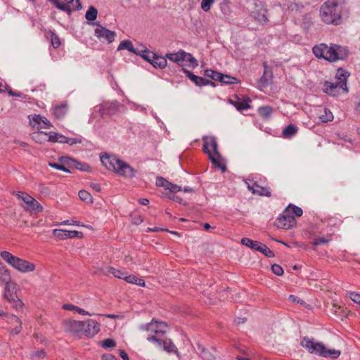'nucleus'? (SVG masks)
<instances>
[{
    "instance_id": "12",
    "label": "nucleus",
    "mask_w": 360,
    "mask_h": 360,
    "mask_svg": "<svg viewBox=\"0 0 360 360\" xmlns=\"http://www.w3.org/2000/svg\"><path fill=\"white\" fill-rule=\"evenodd\" d=\"M95 36L99 39L101 41H105L108 43H112L116 35V33L113 31H111L103 26L99 25L97 28L95 29Z\"/></svg>"
},
{
    "instance_id": "46",
    "label": "nucleus",
    "mask_w": 360,
    "mask_h": 360,
    "mask_svg": "<svg viewBox=\"0 0 360 360\" xmlns=\"http://www.w3.org/2000/svg\"><path fill=\"white\" fill-rule=\"evenodd\" d=\"M49 165L54 169L61 170L65 172H68V173L70 172V169L68 167H66L65 166H64L63 165H62L60 162H59V163L49 162Z\"/></svg>"
},
{
    "instance_id": "36",
    "label": "nucleus",
    "mask_w": 360,
    "mask_h": 360,
    "mask_svg": "<svg viewBox=\"0 0 360 360\" xmlns=\"http://www.w3.org/2000/svg\"><path fill=\"white\" fill-rule=\"evenodd\" d=\"M323 114L321 113L320 116H319V118L321 119V120L323 122H327L329 121H332L333 119V113L331 112V111L329 109H327L326 108H324L323 109Z\"/></svg>"
},
{
    "instance_id": "9",
    "label": "nucleus",
    "mask_w": 360,
    "mask_h": 360,
    "mask_svg": "<svg viewBox=\"0 0 360 360\" xmlns=\"http://www.w3.org/2000/svg\"><path fill=\"white\" fill-rule=\"evenodd\" d=\"M344 78L340 79V82L335 83L326 81L323 84V92L330 96H335L340 93V91L341 90L343 91H347V89L345 87V82H344Z\"/></svg>"
},
{
    "instance_id": "20",
    "label": "nucleus",
    "mask_w": 360,
    "mask_h": 360,
    "mask_svg": "<svg viewBox=\"0 0 360 360\" xmlns=\"http://www.w3.org/2000/svg\"><path fill=\"white\" fill-rule=\"evenodd\" d=\"M249 101H250V99L244 100L240 98L237 96H236L233 99H229V103L235 106L236 108L239 111L250 108V105L248 103Z\"/></svg>"
},
{
    "instance_id": "14",
    "label": "nucleus",
    "mask_w": 360,
    "mask_h": 360,
    "mask_svg": "<svg viewBox=\"0 0 360 360\" xmlns=\"http://www.w3.org/2000/svg\"><path fill=\"white\" fill-rule=\"evenodd\" d=\"M182 71L186 74V77H188L196 86H202L211 85L215 86V84L213 82L204 77L195 75L193 72L185 68H183Z\"/></svg>"
},
{
    "instance_id": "10",
    "label": "nucleus",
    "mask_w": 360,
    "mask_h": 360,
    "mask_svg": "<svg viewBox=\"0 0 360 360\" xmlns=\"http://www.w3.org/2000/svg\"><path fill=\"white\" fill-rule=\"evenodd\" d=\"M147 340L149 342L156 343L159 347H162L164 350H165L167 352H174L176 354L177 356H179V352L176 347L175 345L172 342V341L170 339H163L161 338H157L155 337H148Z\"/></svg>"
},
{
    "instance_id": "38",
    "label": "nucleus",
    "mask_w": 360,
    "mask_h": 360,
    "mask_svg": "<svg viewBox=\"0 0 360 360\" xmlns=\"http://www.w3.org/2000/svg\"><path fill=\"white\" fill-rule=\"evenodd\" d=\"M205 75L207 77L211 78L213 80L219 81L220 79H221V73L217 72L215 70H213L212 69H207L205 71Z\"/></svg>"
},
{
    "instance_id": "59",
    "label": "nucleus",
    "mask_w": 360,
    "mask_h": 360,
    "mask_svg": "<svg viewBox=\"0 0 360 360\" xmlns=\"http://www.w3.org/2000/svg\"><path fill=\"white\" fill-rule=\"evenodd\" d=\"M45 356V352L43 349L34 352L31 354L32 359H42Z\"/></svg>"
},
{
    "instance_id": "54",
    "label": "nucleus",
    "mask_w": 360,
    "mask_h": 360,
    "mask_svg": "<svg viewBox=\"0 0 360 360\" xmlns=\"http://www.w3.org/2000/svg\"><path fill=\"white\" fill-rule=\"evenodd\" d=\"M214 1V0H202L201 2V8L204 11H208Z\"/></svg>"
},
{
    "instance_id": "11",
    "label": "nucleus",
    "mask_w": 360,
    "mask_h": 360,
    "mask_svg": "<svg viewBox=\"0 0 360 360\" xmlns=\"http://www.w3.org/2000/svg\"><path fill=\"white\" fill-rule=\"evenodd\" d=\"M82 334L88 338H93L100 331L99 323L94 319H87L84 321Z\"/></svg>"
},
{
    "instance_id": "27",
    "label": "nucleus",
    "mask_w": 360,
    "mask_h": 360,
    "mask_svg": "<svg viewBox=\"0 0 360 360\" xmlns=\"http://www.w3.org/2000/svg\"><path fill=\"white\" fill-rule=\"evenodd\" d=\"M127 49L129 51L136 53L137 51V49H135L132 44V42L129 40H124L120 42V45L117 47V51H121Z\"/></svg>"
},
{
    "instance_id": "31",
    "label": "nucleus",
    "mask_w": 360,
    "mask_h": 360,
    "mask_svg": "<svg viewBox=\"0 0 360 360\" xmlns=\"http://www.w3.org/2000/svg\"><path fill=\"white\" fill-rule=\"evenodd\" d=\"M49 1H51L58 9L67 12L69 15L71 14L72 8H70V6H68V4H62V3H60L58 0Z\"/></svg>"
},
{
    "instance_id": "51",
    "label": "nucleus",
    "mask_w": 360,
    "mask_h": 360,
    "mask_svg": "<svg viewBox=\"0 0 360 360\" xmlns=\"http://www.w3.org/2000/svg\"><path fill=\"white\" fill-rule=\"evenodd\" d=\"M347 72H346L345 70H344L342 68H339L338 70L336 78L339 80V82L340 81V79L344 78L345 79L344 82H345V85H346L347 84Z\"/></svg>"
},
{
    "instance_id": "56",
    "label": "nucleus",
    "mask_w": 360,
    "mask_h": 360,
    "mask_svg": "<svg viewBox=\"0 0 360 360\" xmlns=\"http://www.w3.org/2000/svg\"><path fill=\"white\" fill-rule=\"evenodd\" d=\"M6 91H7V92H8V95L10 96H16V97H20V98H25V99L27 98V95H25L22 92L13 91L11 89H6Z\"/></svg>"
},
{
    "instance_id": "13",
    "label": "nucleus",
    "mask_w": 360,
    "mask_h": 360,
    "mask_svg": "<svg viewBox=\"0 0 360 360\" xmlns=\"http://www.w3.org/2000/svg\"><path fill=\"white\" fill-rule=\"evenodd\" d=\"M330 44L328 46L324 43L315 45L312 48V52L316 58H323L327 61H329L328 56L330 53Z\"/></svg>"
},
{
    "instance_id": "4",
    "label": "nucleus",
    "mask_w": 360,
    "mask_h": 360,
    "mask_svg": "<svg viewBox=\"0 0 360 360\" xmlns=\"http://www.w3.org/2000/svg\"><path fill=\"white\" fill-rule=\"evenodd\" d=\"M0 255L4 261L20 272H32L35 269V265L33 263L15 257L7 251L1 252Z\"/></svg>"
},
{
    "instance_id": "18",
    "label": "nucleus",
    "mask_w": 360,
    "mask_h": 360,
    "mask_svg": "<svg viewBox=\"0 0 360 360\" xmlns=\"http://www.w3.org/2000/svg\"><path fill=\"white\" fill-rule=\"evenodd\" d=\"M65 328L73 333H82L84 329V321L68 320L65 322Z\"/></svg>"
},
{
    "instance_id": "8",
    "label": "nucleus",
    "mask_w": 360,
    "mask_h": 360,
    "mask_svg": "<svg viewBox=\"0 0 360 360\" xmlns=\"http://www.w3.org/2000/svg\"><path fill=\"white\" fill-rule=\"evenodd\" d=\"M296 219L293 215L287 212L286 210L277 218L276 225L279 229L288 230L296 225Z\"/></svg>"
},
{
    "instance_id": "47",
    "label": "nucleus",
    "mask_w": 360,
    "mask_h": 360,
    "mask_svg": "<svg viewBox=\"0 0 360 360\" xmlns=\"http://www.w3.org/2000/svg\"><path fill=\"white\" fill-rule=\"evenodd\" d=\"M259 252H262V254H264L265 256H266L268 257H274V252L272 250H271L266 245H264L263 243H262Z\"/></svg>"
},
{
    "instance_id": "62",
    "label": "nucleus",
    "mask_w": 360,
    "mask_h": 360,
    "mask_svg": "<svg viewBox=\"0 0 360 360\" xmlns=\"http://www.w3.org/2000/svg\"><path fill=\"white\" fill-rule=\"evenodd\" d=\"M59 136V134L51 132L49 135V141L51 142H58Z\"/></svg>"
},
{
    "instance_id": "17",
    "label": "nucleus",
    "mask_w": 360,
    "mask_h": 360,
    "mask_svg": "<svg viewBox=\"0 0 360 360\" xmlns=\"http://www.w3.org/2000/svg\"><path fill=\"white\" fill-rule=\"evenodd\" d=\"M30 122L32 127L39 126L40 128L49 129L52 127L51 122L40 115H29Z\"/></svg>"
},
{
    "instance_id": "57",
    "label": "nucleus",
    "mask_w": 360,
    "mask_h": 360,
    "mask_svg": "<svg viewBox=\"0 0 360 360\" xmlns=\"http://www.w3.org/2000/svg\"><path fill=\"white\" fill-rule=\"evenodd\" d=\"M166 189L169 190L172 193H175L181 191V187L169 181Z\"/></svg>"
},
{
    "instance_id": "35",
    "label": "nucleus",
    "mask_w": 360,
    "mask_h": 360,
    "mask_svg": "<svg viewBox=\"0 0 360 360\" xmlns=\"http://www.w3.org/2000/svg\"><path fill=\"white\" fill-rule=\"evenodd\" d=\"M258 112L264 119L270 117L272 113V108L270 106H262L259 108Z\"/></svg>"
},
{
    "instance_id": "34",
    "label": "nucleus",
    "mask_w": 360,
    "mask_h": 360,
    "mask_svg": "<svg viewBox=\"0 0 360 360\" xmlns=\"http://www.w3.org/2000/svg\"><path fill=\"white\" fill-rule=\"evenodd\" d=\"M97 15V9L94 6H90L86 13L85 18L87 20L93 21L96 19Z\"/></svg>"
},
{
    "instance_id": "29",
    "label": "nucleus",
    "mask_w": 360,
    "mask_h": 360,
    "mask_svg": "<svg viewBox=\"0 0 360 360\" xmlns=\"http://www.w3.org/2000/svg\"><path fill=\"white\" fill-rule=\"evenodd\" d=\"M254 186L258 188V190H252V193L258 194L262 196L270 197L271 195V191L266 187H262L259 186L257 183H254Z\"/></svg>"
},
{
    "instance_id": "63",
    "label": "nucleus",
    "mask_w": 360,
    "mask_h": 360,
    "mask_svg": "<svg viewBox=\"0 0 360 360\" xmlns=\"http://www.w3.org/2000/svg\"><path fill=\"white\" fill-rule=\"evenodd\" d=\"M6 317L8 319V320L13 323H21L20 320L15 315H13V314H8L6 315Z\"/></svg>"
},
{
    "instance_id": "23",
    "label": "nucleus",
    "mask_w": 360,
    "mask_h": 360,
    "mask_svg": "<svg viewBox=\"0 0 360 360\" xmlns=\"http://www.w3.org/2000/svg\"><path fill=\"white\" fill-rule=\"evenodd\" d=\"M241 244L257 251L260 250L262 245V243L257 240H253L248 238H243L241 239Z\"/></svg>"
},
{
    "instance_id": "6",
    "label": "nucleus",
    "mask_w": 360,
    "mask_h": 360,
    "mask_svg": "<svg viewBox=\"0 0 360 360\" xmlns=\"http://www.w3.org/2000/svg\"><path fill=\"white\" fill-rule=\"evenodd\" d=\"M167 328V326L165 322H158L154 320L142 327L143 330L151 333V335H149L148 337L156 336L161 338H163Z\"/></svg>"
},
{
    "instance_id": "2",
    "label": "nucleus",
    "mask_w": 360,
    "mask_h": 360,
    "mask_svg": "<svg viewBox=\"0 0 360 360\" xmlns=\"http://www.w3.org/2000/svg\"><path fill=\"white\" fill-rule=\"evenodd\" d=\"M300 345L309 353L325 358L337 359L340 355V350L327 349L322 342H315L313 338H309L307 336L302 338Z\"/></svg>"
},
{
    "instance_id": "41",
    "label": "nucleus",
    "mask_w": 360,
    "mask_h": 360,
    "mask_svg": "<svg viewBox=\"0 0 360 360\" xmlns=\"http://www.w3.org/2000/svg\"><path fill=\"white\" fill-rule=\"evenodd\" d=\"M118 107L119 103L117 101L105 104V110H107L109 114L115 112L117 110Z\"/></svg>"
},
{
    "instance_id": "40",
    "label": "nucleus",
    "mask_w": 360,
    "mask_h": 360,
    "mask_svg": "<svg viewBox=\"0 0 360 360\" xmlns=\"http://www.w3.org/2000/svg\"><path fill=\"white\" fill-rule=\"evenodd\" d=\"M78 195L81 200L84 201L86 202L92 203L93 198L91 195L85 190H82L79 192Z\"/></svg>"
},
{
    "instance_id": "5",
    "label": "nucleus",
    "mask_w": 360,
    "mask_h": 360,
    "mask_svg": "<svg viewBox=\"0 0 360 360\" xmlns=\"http://www.w3.org/2000/svg\"><path fill=\"white\" fill-rule=\"evenodd\" d=\"M166 58L180 66L184 65L183 64L184 62H188L189 66L193 68L198 65L197 60L190 53H187L184 50H179L176 53H167Z\"/></svg>"
},
{
    "instance_id": "25",
    "label": "nucleus",
    "mask_w": 360,
    "mask_h": 360,
    "mask_svg": "<svg viewBox=\"0 0 360 360\" xmlns=\"http://www.w3.org/2000/svg\"><path fill=\"white\" fill-rule=\"evenodd\" d=\"M67 110L68 105L66 104H61L54 108L53 115L57 119H61L65 115Z\"/></svg>"
},
{
    "instance_id": "1",
    "label": "nucleus",
    "mask_w": 360,
    "mask_h": 360,
    "mask_svg": "<svg viewBox=\"0 0 360 360\" xmlns=\"http://www.w3.org/2000/svg\"><path fill=\"white\" fill-rule=\"evenodd\" d=\"M101 161L106 169L113 171L118 175L125 178H133L137 173L135 169L115 155L104 154L101 156Z\"/></svg>"
},
{
    "instance_id": "28",
    "label": "nucleus",
    "mask_w": 360,
    "mask_h": 360,
    "mask_svg": "<svg viewBox=\"0 0 360 360\" xmlns=\"http://www.w3.org/2000/svg\"><path fill=\"white\" fill-rule=\"evenodd\" d=\"M297 131V127L295 125L290 124L283 130V136L285 138H290L294 136Z\"/></svg>"
},
{
    "instance_id": "30",
    "label": "nucleus",
    "mask_w": 360,
    "mask_h": 360,
    "mask_svg": "<svg viewBox=\"0 0 360 360\" xmlns=\"http://www.w3.org/2000/svg\"><path fill=\"white\" fill-rule=\"evenodd\" d=\"M285 210L287 212H288L291 215L294 214L295 217H301L303 214L302 208L293 204H289L288 206L285 208Z\"/></svg>"
},
{
    "instance_id": "32",
    "label": "nucleus",
    "mask_w": 360,
    "mask_h": 360,
    "mask_svg": "<svg viewBox=\"0 0 360 360\" xmlns=\"http://www.w3.org/2000/svg\"><path fill=\"white\" fill-rule=\"evenodd\" d=\"M0 281L6 283L11 281L8 270L4 266H0Z\"/></svg>"
},
{
    "instance_id": "22",
    "label": "nucleus",
    "mask_w": 360,
    "mask_h": 360,
    "mask_svg": "<svg viewBox=\"0 0 360 360\" xmlns=\"http://www.w3.org/2000/svg\"><path fill=\"white\" fill-rule=\"evenodd\" d=\"M208 156H209V159L210 160L212 163L216 167L219 168L222 172H226V165H224L220 162L221 155L219 154V152L216 153L210 154V155H208Z\"/></svg>"
},
{
    "instance_id": "16",
    "label": "nucleus",
    "mask_w": 360,
    "mask_h": 360,
    "mask_svg": "<svg viewBox=\"0 0 360 360\" xmlns=\"http://www.w3.org/2000/svg\"><path fill=\"white\" fill-rule=\"evenodd\" d=\"M23 202L27 205L26 210L30 212H40L43 210L41 205L29 194H23Z\"/></svg>"
},
{
    "instance_id": "49",
    "label": "nucleus",
    "mask_w": 360,
    "mask_h": 360,
    "mask_svg": "<svg viewBox=\"0 0 360 360\" xmlns=\"http://www.w3.org/2000/svg\"><path fill=\"white\" fill-rule=\"evenodd\" d=\"M67 238H82L83 233L78 231H67Z\"/></svg>"
},
{
    "instance_id": "48",
    "label": "nucleus",
    "mask_w": 360,
    "mask_h": 360,
    "mask_svg": "<svg viewBox=\"0 0 360 360\" xmlns=\"http://www.w3.org/2000/svg\"><path fill=\"white\" fill-rule=\"evenodd\" d=\"M64 3L63 4H68L70 6V4L72 5L73 10H79L82 8V5L80 4L79 0H63Z\"/></svg>"
},
{
    "instance_id": "50",
    "label": "nucleus",
    "mask_w": 360,
    "mask_h": 360,
    "mask_svg": "<svg viewBox=\"0 0 360 360\" xmlns=\"http://www.w3.org/2000/svg\"><path fill=\"white\" fill-rule=\"evenodd\" d=\"M101 345L105 348H112L115 347L116 342L114 340L108 338L102 342Z\"/></svg>"
},
{
    "instance_id": "42",
    "label": "nucleus",
    "mask_w": 360,
    "mask_h": 360,
    "mask_svg": "<svg viewBox=\"0 0 360 360\" xmlns=\"http://www.w3.org/2000/svg\"><path fill=\"white\" fill-rule=\"evenodd\" d=\"M53 234L55 237H56L59 240L67 239L66 230L56 229L53 231Z\"/></svg>"
},
{
    "instance_id": "53",
    "label": "nucleus",
    "mask_w": 360,
    "mask_h": 360,
    "mask_svg": "<svg viewBox=\"0 0 360 360\" xmlns=\"http://www.w3.org/2000/svg\"><path fill=\"white\" fill-rule=\"evenodd\" d=\"M271 270L273 273L276 276H282L284 272L283 268L276 264H274L271 266Z\"/></svg>"
},
{
    "instance_id": "45",
    "label": "nucleus",
    "mask_w": 360,
    "mask_h": 360,
    "mask_svg": "<svg viewBox=\"0 0 360 360\" xmlns=\"http://www.w3.org/2000/svg\"><path fill=\"white\" fill-rule=\"evenodd\" d=\"M51 43L54 49H57L60 46V40L56 34L51 32Z\"/></svg>"
},
{
    "instance_id": "55",
    "label": "nucleus",
    "mask_w": 360,
    "mask_h": 360,
    "mask_svg": "<svg viewBox=\"0 0 360 360\" xmlns=\"http://www.w3.org/2000/svg\"><path fill=\"white\" fill-rule=\"evenodd\" d=\"M330 241L329 238L324 237L315 238L312 243L313 245L318 246L320 245L328 243Z\"/></svg>"
},
{
    "instance_id": "58",
    "label": "nucleus",
    "mask_w": 360,
    "mask_h": 360,
    "mask_svg": "<svg viewBox=\"0 0 360 360\" xmlns=\"http://www.w3.org/2000/svg\"><path fill=\"white\" fill-rule=\"evenodd\" d=\"M271 79V75H270L269 77H267V72H266V70L265 69L263 76L261 78V82L264 85H268L270 83Z\"/></svg>"
},
{
    "instance_id": "60",
    "label": "nucleus",
    "mask_w": 360,
    "mask_h": 360,
    "mask_svg": "<svg viewBox=\"0 0 360 360\" xmlns=\"http://www.w3.org/2000/svg\"><path fill=\"white\" fill-rule=\"evenodd\" d=\"M82 143V139L79 138H69V137L67 138L66 143H68L70 146L77 144V143Z\"/></svg>"
},
{
    "instance_id": "37",
    "label": "nucleus",
    "mask_w": 360,
    "mask_h": 360,
    "mask_svg": "<svg viewBox=\"0 0 360 360\" xmlns=\"http://www.w3.org/2000/svg\"><path fill=\"white\" fill-rule=\"evenodd\" d=\"M59 162L66 167L73 168V165L75 164V160L72 159L68 156H61L58 159Z\"/></svg>"
},
{
    "instance_id": "24",
    "label": "nucleus",
    "mask_w": 360,
    "mask_h": 360,
    "mask_svg": "<svg viewBox=\"0 0 360 360\" xmlns=\"http://www.w3.org/2000/svg\"><path fill=\"white\" fill-rule=\"evenodd\" d=\"M135 54L140 56L145 60L150 63L155 53L148 50L146 47H142L141 49H138Z\"/></svg>"
},
{
    "instance_id": "44",
    "label": "nucleus",
    "mask_w": 360,
    "mask_h": 360,
    "mask_svg": "<svg viewBox=\"0 0 360 360\" xmlns=\"http://www.w3.org/2000/svg\"><path fill=\"white\" fill-rule=\"evenodd\" d=\"M346 296L351 299L354 302L360 305V294L355 292L349 291L347 292Z\"/></svg>"
},
{
    "instance_id": "43",
    "label": "nucleus",
    "mask_w": 360,
    "mask_h": 360,
    "mask_svg": "<svg viewBox=\"0 0 360 360\" xmlns=\"http://www.w3.org/2000/svg\"><path fill=\"white\" fill-rule=\"evenodd\" d=\"M73 168H75L77 169L84 171V172H89L91 169V167L86 164V163H82L79 162L75 160V164L73 165Z\"/></svg>"
},
{
    "instance_id": "15",
    "label": "nucleus",
    "mask_w": 360,
    "mask_h": 360,
    "mask_svg": "<svg viewBox=\"0 0 360 360\" xmlns=\"http://www.w3.org/2000/svg\"><path fill=\"white\" fill-rule=\"evenodd\" d=\"M203 151L207 155L219 153L216 139L213 136L203 137Z\"/></svg>"
},
{
    "instance_id": "39",
    "label": "nucleus",
    "mask_w": 360,
    "mask_h": 360,
    "mask_svg": "<svg viewBox=\"0 0 360 360\" xmlns=\"http://www.w3.org/2000/svg\"><path fill=\"white\" fill-rule=\"evenodd\" d=\"M221 79L219 80V82L226 84H237L238 79L236 77H231L228 75H224L221 73Z\"/></svg>"
},
{
    "instance_id": "64",
    "label": "nucleus",
    "mask_w": 360,
    "mask_h": 360,
    "mask_svg": "<svg viewBox=\"0 0 360 360\" xmlns=\"http://www.w3.org/2000/svg\"><path fill=\"white\" fill-rule=\"evenodd\" d=\"M101 359L102 360H117V359L115 356L110 354H105L102 355Z\"/></svg>"
},
{
    "instance_id": "21",
    "label": "nucleus",
    "mask_w": 360,
    "mask_h": 360,
    "mask_svg": "<svg viewBox=\"0 0 360 360\" xmlns=\"http://www.w3.org/2000/svg\"><path fill=\"white\" fill-rule=\"evenodd\" d=\"M167 58L154 54L152 62L150 64L155 68L163 69L167 65Z\"/></svg>"
},
{
    "instance_id": "52",
    "label": "nucleus",
    "mask_w": 360,
    "mask_h": 360,
    "mask_svg": "<svg viewBox=\"0 0 360 360\" xmlns=\"http://www.w3.org/2000/svg\"><path fill=\"white\" fill-rule=\"evenodd\" d=\"M168 183L169 181L162 176H158L156 178L155 184L158 186L163 187L166 189Z\"/></svg>"
},
{
    "instance_id": "7",
    "label": "nucleus",
    "mask_w": 360,
    "mask_h": 360,
    "mask_svg": "<svg viewBox=\"0 0 360 360\" xmlns=\"http://www.w3.org/2000/svg\"><path fill=\"white\" fill-rule=\"evenodd\" d=\"M330 53L328 56L329 62L344 60L347 58L349 51L346 47L335 44H330Z\"/></svg>"
},
{
    "instance_id": "3",
    "label": "nucleus",
    "mask_w": 360,
    "mask_h": 360,
    "mask_svg": "<svg viewBox=\"0 0 360 360\" xmlns=\"http://www.w3.org/2000/svg\"><path fill=\"white\" fill-rule=\"evenodd\" d=\"M320 16L326 24L340 25L342 6L336 1L328 0L320 8Z\"/></svg>"
},
{
    "instance_id": "26",
    "label": "nucleus",
    "mask_w": 360,
    "mask_h": 360,
    "mask_svg": "<svg viewBox=\"0 0 360 360\" xmlns=\"http://www.w3.org/2000/svg\"><path fill=\"white\" fill-rule=\"evenodd\" d=\"M251 15L260 23H264L267 20V18L266 16V11L264 9L252 11Z\"/></svg>"
},
{
    "instance_id": "19",
    "label": "nucleus",
    "mask_w": 360,
    "mask_h": 360,
    "mask_svg": "<svg viewBox=\"0 0 360 360\" xmlns=\"http://www.w3.org/2000/svg\"><path fill=\"white\" fill-rule=\"evenodd\" d=\"M5 284L6 286L4 293V298L7 300L9 302L15 301V298H17V296L15 295L16 284L14 283H11V281Z\"/></svg>"
},
{
    "instance_id": "61",
    "label": "nucleus",
    "mask_w": 360,
    "mask_h": 360,
    "mask_svg": "<svg viewBox=\"0 0 360 360\" xmlns=\"http://www.w3.org/2000/svg\"><path fill=\"white\" fill-rule=\"evenodd\" d=\"M124 281H126L129 283L135 284L136 283V281H137V277L135 276L134 275H129V276H127V274L125 278H124Z\"/></svg>"
},
{
    "instance_id": "33",
    "label": "nucleus",
    "mask_w": 360,
    "mask_h": 360,
    "mask_svg": "<svg viewBox=\"0 0 360 360\" xmlns=\"http://www.w3.org/2000/svg\"><path fill=\"white\" fill-rule=\"evenodd\" d=\"M108 272L113 274L115 277L123 280H124V278L127 275L126 272L120 269H116L115 268L112 266L108 267Z\"/></svg>"
}]
</instances>
